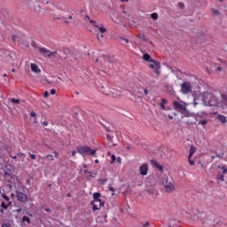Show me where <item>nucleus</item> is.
<instances>
[{
  "instance_id": "f257e3e1",
  "label": "nucleus",
  "mask_w": 227,
  "mask_h": 227,
  "mask_svg": "<svg viewBox=\"0 0 227 227\" xmlns=\"http://www.w3.org/2000/svg\"><path fill=\"white\" fill-rule=\"evenodd\" d=\"M187 106L189 104L185 102H179V101H173V106L176 111H178V113H181V114H184V118H189V116H192L189 111H187Z\"/></svg>"
},
{
  "instance_id": "f03ea898",
  "label": "nucleus",
  "mask_w": 227,
  "mask_h": 227,
  "mask_svg": "<svg viewBox=\"0 0 227 227\" xmlns=\"http://www.w3.org/2000/svg\"><path fill=\"white\" fill-rule=\"evenodd\" d=\"M204 106H217V98L213 93H204L202 97Z\"/></svg>"
},
{
  "instance_id": "7ed1b4c3",
  "label": "nucleus",
  "mask_w": 227,
  "mask_h": 227,
  "mask_svg": "<svg viewBox=\"0 0 227 227\" xmlns=\"http://www.w3.org/2000/svg\"><path fill=\"white\" fill-rule=\"evenodd\" d=\"M76 150L78 153H81L82 155L89 154L92 155V157H95V155H97V150L91 149V147L87 145L78 146Z\"/></svg>"
},
{
  "instance_id": "20e7f679",
  "label": "nucleus",
  "mask_w": 227,
  "mask_h": 227,
  "mask_svg": "<svg viewBox=\"0 0 227 227\" xmlns=\"http://www.w3.org/2000/svg\"><path fill=\"white\" fill-rule=\"evenodd\" d=\"M63 54H70V50L66 49L63 51H51V58H58L59 59H61V61L65 59H68V57L64 56Z\"/></svg>"
},
{
  "instance_id": "39448f33",
  "label": "nucleus",
  "mask_w": 227,
  "mask_h": 227,
  "mask_svg": "<svg viewBox=\"0 0 227 227\" xmlns=\"http://www.w3.org/2000/svg\"><path fill=\"white\" fill-rule=\"evenodd\" d=\"M192 91V86H191L190 82H184L181 84V92L183 95H187Z\"/></svg>"
},
{
  "instance_id": "423d86ee",
  "label": "nucleus",
  "mask_w": 227,
  "mask_h": 227,
  "mask_svg": "<svg viewBox=\"0 0 227 227\" xmlns=\"http://www.w3.org/2000/svg\"><path fill=\"white\" fill-rule=\"evenodd\" d=\"M16 197L18 201H20L21 203H26V201H27V195L22 192L16 191Z\"/></svg>"
},
{
  "instance_id": "0eeeda50",
  "label": "nucleus",
  "mask_w": 227,
  "mask_h": 227,
  "mask_svg": "<svg viewBox=\"0 0 227 227\" xmlns=\"http://www.w3.org/2000/svg\"><path fill=\"white\" fill-rule=\"evenodd\" d=\"M164 187L167 192H173L175 191V184L169 182L168 178L165 179Z\"/></svg>"
},
{
  "instance_id": "6e6552de",
  "label": "nucleus",
  "mask_w": 227,
  "mask_h": 227,
  "mask_svg": "<svg viewBox=\"0 0 227 227\" xmlns=\"http://www.w3.org/2000/svg\"><path fill=\"white\" fill-rule=\"evenodd\" d=\"M139 173L142 176H146L148 175V163H143L139 167Z\"/></svg>"
},
{
  "instance_id": "1a4fd4ad",
  "label": "nucleus",
  "mask_w": 227,
  "mask_h": 227,
  "mask_svg": "<svg viewBox=\"0 0 227 227\" xmlns=\"http://www.w3.org/2000/svg\"><path fill=\"white\" fill-rule=\"evenodd\" d=\"M93 198H94V203H98L99 204V207H104L105 202L102 201V200H100V192H95L93 194Z\"/></svg>"
},
{
  "instance_id": "9d476101",
  "label": "nucleus",
  "mask_w": 227,
  "mask_h": 227,
  "mask_svg": "<svg viewBox=\"0 0 227 227\" xmlns=\"http://www.w3.org/2000/svg\"><path fill=\"white\" fill-rule=\"evenodd\" d=\"M39 52L43 56V58H48V59H51V51L47 48H39Z\"/></svg>"
},
{
  "instance_id": "9b49d317",
  "label": "nucleus",
  "mask_w": 227,
  "mask_h": 227,
  "mask_svg": "<svg viewBox=\"0 0 227 227\" xmlns=\"http://www.w3.org/2000/svg\"><path fill=\"white\" fill-rule=\"evenodd\" d=\"M152 63L153 64L150 65V68L153 70H160V62L153 60Z\"/></svg>"
},
{
  "instance_id": "f8f14e48",
  "label": "nucleus",
  "mask_w": 227,
  "mask_h": 227,
  "mask_svg": "<svg viewBox=\"0 0 227 227\" xmlns=\"http://www.w3.org/2000/svg\"><path fill=\"white\" fill-rule=\"evenodd\" d=\"M145 192L149 194V196H153V192H155V188L153 185H147L145 187Z\"/></svg>"
},
{
  "instance_id": "ddd939ff",
  "label": "nucleus",
  "mask_w": 227,
  "mask_h": 227,
  "mask_svg": "<svg viewBox=\"0 0 227 227\" xmlns=\"http://www.w3.org/2000/svg\"><path fill=\"white\" fill-rule=\"evenodd\" d=\"M30 67L31 71L34 72V74H40V72H42L40 67H38V66L34 63L30 64Z\"/></svg>"
},
{
  "instance_id": "4468645a",
  "label": "nucleus",
  "mask_w": 227,
  "mask_h": 227,
  "mask_svg": "<svg viewBox=\"0 0 227 227\" xmlns=\"http://www.w3.org/2000/svg\"><path fill=\"white\" fill-rule=\"evenodd\" d=\"M151 164L153 168H156V169L162 171V166L159 164V162L156 160H152Z\"/></svg>"
},
{
  "instance_id": "2eb2a0df",
  "label": "nucleus",
  "mask_w": 227,
  "mask_h": 227,
  "mask_svg": "<svg viewBox=\"0 0 227 227\" xmlns=\"http://www.w3.org/2000/svg\"><path fill=\"white\" fill-rule=\"evenodd\" d=\"M144 61H148V63H152L154 59H152V56L150 54L145 53L143 56Z\"/></svg>"
},
{
  "instance_id": "dca6fc26",
  "label": "nucleus",
  "mask_w": 227,
  "mask_h": 227,
  "mask_svg": "<svg viewBox=\"0 0 227 227\" xmlns=\"http://www.w3.org/2000/svg\"><path fill=\"white\" fill-rule=\"evenodd\" d=\"M217 120H219V121H221V123H227L226 116H224L223 114H219L217 116Z\"/></svg>"
},
{
  "instance_id": "f3484780",
  "label": "nucleus",
  "mask_w": 227,
  "mask_h": 227,
  "mask_svg": "<svg viewBox=\"0 0 227 227\" xmlns=\"http://www.w3.org/2000/svg\"><path fill=\"white\" fill-rule=\"evenodd\" d=\"M217 168H218V169H222L223 175H226V173H227V167L226 166H224V165H218Z\"/></svg>"
},
{
  "instance_id": "a211bd4d",
  "label": "nucleus",
  "mask_w": 227,
  "mask_h": 227,
  "mask_svg": "<svg viewBox=\"0 0 227 227\" xmlns=\"http://www.w3.org/2000/svg\"><path fill=\"white\" fill-rule=\"evenodd\" d=\"M84 174L88 180H91V178H93V176H91V172H90L88 170H84Z\"/></svg>"
},
{
  "instance_id": "6ab92c4d",
  "label": "nucleus",
  "mask_w": 227,
  "mask_h": 227,
  "mask_svg": "<svg viewBox=\"0 0 227 227\" xmlns=\"http://www.w3.org/2000/svg\"><path fill=\"white\" fill-rule=\"evenodd\" d=\"M216 180L217 182H224V174H218Z\"/></svg>"
},
{
  "instance_id": "aec40b11",
  "label": "nucleus",
  "mask_w": 227,
  "mask_h": 227,
  "mask_svg": "<svg viewBox=\"0 0 227 227\" xmlns=\"http://www.w3.org/2000/svg\"><path fill=\"white\" fill-rule=\"evenodd\" d=\"M102 59H104V61H106L108 63H113V60L111 59V57H109V56L103 55Z\"/></svg>"
},
{
  "instance_id": "412c9836",
  "label": "nucleus",
  "mask_w": 227,
  "mask_h": 227,
  "mask_svg": "<svg viewBox=\"0 0 227 227\" xmlns=\"http://www.w3.org/2000/svg\"><path fill=\"white\" fill-rule=\"evenodd\" d=\"M151 19H153V20H157V19H159V14H157V12L152 13Z\"/></svg>"
},
{
  "instance_id": "4be33fe9",
  "label": "nucleus",
  "mask_w": 227,
  "mask_h": 227,
  "mask_svg": "<svg viewBox=\"0 0 227 227\" xmlns=\"http://www.w3.org/2000/svg\"><path fill=\"white\" fill-rule=\"evenodd\" d=\"M100 208H102V207H98V205H97V203L93 202L92 204V210H99Z\"/></svg>"
},
{
  "instance_id": "5701e85b",
  "label": "nucleus",
  "mask_w": 227,
  "mask_h": 227,
  "mask_svg": "<svg viewBox=\"0 0 227 227\" xmlns=\"http://www.w3.org/2000/svg\"><path fill=\"white\" fill-rule=\"evenodd\" d=\"M22 221L23 223H27L28 224L31 223V219H29L27 216H23Z\"/></svg>"
},
{
  "instance_id": "b1692460",
  "label": "nucleus",
  "mask_w": 227,
  "mask_h": 227,
  "mask_svg": "<svg viewBox=\"0 0 227 227\" xmlns=\"http://www.w3.org/2000/svg\"><path fill=\"white\" fill-rule=\"evenodd\" d=\"M195 152H196V149L194 147H191L189 157H192V155H194Z\"/></svg>"
},
{
  "instance_id": "393cba45",
  "label": "nucleus",
  "mask_w": 227,
  "mask_h": 227,
  "mask_svg": "<svg viewBox=\"0 0 227 227\" xmlns=\"http://www.w3.org/2000/svg\"><path fill=\"white\" fill-rule=\"evenodd\" d=\"M138 38H140V40H143V42H146V37L145 36V34H139L137 35Z\"/></svg>"
},
{
  "instance_id": "a878e982",
  "label": "nucleus",
  "mask_w": 227,
  "mask_h": 227,
  "mask_svg": "<svg viewBox=\"0 0 227 227\" xmlns=\"http://www.w3.org/2000/svg\"><path fill=\"white\" fill-rule=\"evenodd\" d=\"M12 104H20V100L17 98H11Z\"/></svg>"
},
{
  "instance_id": "bb28decb",
  "label": "nucleus",
  "mask_w": 227,
  "mask_h": 227,
  "mask_svg": "<svg viewBox=\"0 0 227 227\" xmlns=\"http://www.w3.org/2000/svg\"><path fill=\"white\" fill-rule=\"evenodd\" d=\"M98 29L102 35H104V33H106L107 31V29L104 27H99Z\"/></svg>"
},
{
  "instance_id": "cd10ccee",
  "label": "nucleus",
  "mask_w": 227,
  "mask_h": 227,
  "mask_svg": "<svg viewBox=\"0 0 227 227\" xmlns=\"http://www.w3.org/2000/svg\"><path fill=\"white\" fill-rule=\"evenodd\" d=\"M1 207H2V208H4V210H6L8 208V205H6V202H4V201H2Z\"/></svg>"
},
{
  "instance_id": "c85d7f7f",
  "label": "nucleus",
  "mask_w": 227,
  "mask_h": 227,
  "mask_svg": "<svg viewBox=\"0 0 227 227\" xmlns=\"http://www.w3.org/2000/svg\"><path fill=\"white\" fill-rule=\"evenodd\" d=\"M56 19H58V20L61 19L62 20H64V22H65L66 24H69L68 20H67V18H65V17H61V18H54V20H56Z\"/></svg>"
},
{
  "instance_id": "c756f323",
  "label": "nucleus",
  "mask_w": 227,
  "mask_h": 227,
  "mask_svg": "<svg viewBox=\"0 0 227 227\" xmlns=\"http://www.w3.org/2000/svg\"><path fill=\"white\" fill-rule=\"evenodd\" d=\"M206 124H207V120L200 121L198 123V125H202L203 127H205Z\"/></svg>"
},
{
  "instance_id": "7c9ffc66",
  "label": "nucleus",
  "mask_w": 227,
  "mask_h": 227,
  "mask_svg": "<svg viewBox=\"0 0 227 227\" xmlns=\"http://www.w3.org/2000/svg\"><path fill=\"white\" fill-rule=\"evenodd\" d=\"M44 159H50L51 160H54V156H52V154H48L44 157Z\"/></svg>"
},
{
  "instance_id": "2f4dec72",
  "label": "nucleus",
  "mask_w": 227,
  "mask_h": 227,
  "mask_svg": "<svg viewBox=\"0 0 227 227\" xmlns=\"http://www.w3.org/2000/svg\"><path fill=\"white\" fill-rule=\"evenodd\" d=\"M106 139H107V141H109L110 143H113V137H111V135H106Z\"/></svg>"
},
{
  "instance_id": "473e14b6",
  "label": "nucleus",
  "mask_w": 227,
  "mask_h": 227,
  "mask_svg": "<svg viewBox=\"0 0 227 227\" xmlns=\"http://www.w3.org/2000/svg\"><path fill=\"white\" fill-rule=\"evenodd\" d=\"M97 38L98 40V42L102 41V38H104V35H99L98 34L97 35Z\"/></svg>"
},
{
  "instance_id": "72a5a7b5",
  "label": "nucleus",
  "mask_w": 227,
  "mask_h": 227,
  "mask_svg": "<svg viewBox=\"0 0 227 227\" xmlns=\"http://www.w3.org/2000/svg\"><path fill=\"white\" fill-rule=\"evenodd\" d=\"M212 13H214V15H219V11L215 9H212Z\"/></svg>"
},
{
  "instance_id": "f704fd0d",
  "label": "nucleus",
  "mask_w": 227,
  "mask_h": 227,
  "mask_svg": "<svg viewBox=\"0 0 227 227\" xmlns=\"http://www.w3.org/2000/svg\"><path fill=\"white\" fill-rule=\"evenodd\" d=\"M189 164L191 165V166H194V160H191V157L189 156Z\"/></svg>"
},
{
  "instance_id": "c9c22d12",
  "label": "nucleus",
  "mask_w": 227,
  "mask_h": 227,
  "mask_svg": "<svg viewBox=\"0 0 227 227\" xmlns=\"http://www.w3.org/2000/svg\"><path fill=\"white\" fill-rule=\"evenodd\" d=\"M12 225L10 224V223H5L2 224V227H11Z\"/></svg>"
},
{
  "instance_id": "e433bc0d",
  "label": "nucleus",
  "mask_w": 227,
  "mask_h": 227,
  "mask_svg": "<svg viewBox=\"0 0 227 227\" xmlns=\"http://www.w3.org/2000/svg\"><path fill=\"white\" fill-rule=\"evenodd\" d=\"M179 8H185V4L184 3L178 4Z\"/></svg>"
},
{
  "instance_id": "4c0bfd02",
  "label": "nucleus",
  "mask_w": 227,
  "mask_h": 227,
  "mask_svg": "<svg viewBox=\"0 0 227 227\" xmlns=\"http://www.w3.org/2000/svg\"><path fill=\"white\" fill-rule=\"evenodd\" d=\"M18 38L19 37L17 35H12V42H17Z\"/></svg>"
},
{
  "instance_id": "58836bf2",
  "label": "nucleus",
  "mask_w": 227,
  "mask_h": 227,
  "mask_svg": "<svg viewBox=\"0 0 227 227\" xmlns=\"http://www.w3.org/2000/svg\"><path fill=\"white\" fill-rule=\"evenodd\" d=\"M18 157H23L24 159V157H26V154H24L23 153H19Z\"/></svg>"
},
{
  "instance_id": "ea45409f",
  "label": "nucleus",
  "mask_w": 227,
  "mask_h": 227,
  "mask_svg": "<svg viewBox=\"0 0 227 227\" xmlns=\"http://www.w3.org/2000/svg\"><path fill=\"white\" fill-rule=\"evenodd\" d=\"M31 159H33V160H35V159H36V154H31L29 153Z\"/></svg>"
},
{
  "instance_id": "a19ab883",
  "label": "nucleus",
  "mask_w": 227,
  "mask_h": 227,
  "mask_svg": "<svg viewBox=\"0 0 227 227\" xmlns=\"http://www.w3.org/2000/svg\"><path fill=\"white\" fill-rule=\"evenodd\" d=\"M51 95H56V90L55 89L51 90Z\"/></svg>"
},
{
  "instance_id": "79ce46f5",
  "label": "nucleus",
  "mask_w": 227,
  "mask_h": 227,
  "mask_svg": "<svg viewBox=\"0 0 227 227\" xmlns=\"http://www.w3.org/2000/svg\"><path fill=\"white\" fill-rule=\"evenodd\" d=\"M161 102H162L161 104H163V105H164V104H168V99L162 98V99H161Z\"/></svg>"
},
{
  "instance_id": "37998d69",
  "label": "nucleus",
  "mask_w": 227,
  "mask_h": 227,
  "mask_svg": "<svg viewBox=\"0 0 227 227\" xmlns=\"http://www.w3.org/2000/svg\"><path fill=\"white\" fill-rule=\"evenodd\" d=\"M43 98H49V92H48V91H45V92H44Z\"/></svg>"
},
{
  "instance_id": "c03bdc74",
  "label": "nucleus",
  "mask_w": 227,
  "mask_h": 227,
  "mask_svg": "<svg viewBox=\"0 0 227 227\" xmlns=\"http://www.w3.org/2000/svg\"><path fill=\"white\" fill-rule=\"evenodd\" d=\"M99 182H101L102 184L104 185V184H106V182H107V179H99Z\"/></svg>"
},
{
  "instance_id": "a18cd8bd",
  "label": "nucleus",
  "mask_w": 227,
  "mask_h": 227,
  "mask_svg": "<svg viewBox=\"0 0 227 227\" xmlns=\"http://www.w3.org/2000/svg\"><path fill=\"white\" fill-rule=\"evenodd\" d=\"M4 199L5 200V201H10V197L9 196L4 195Z\"/></svg>"
},
{
  "instance_id": "49530a36",
  "label": "nucleus",
  "mask_w": 227,
  "mask_h": 227,
  "mask_svg": "<svg viewBox=\"0 0 227 227\" xmlns=\"http://www.w3.org/2000/svg\"><path fill=\"white\" fill-rule=\"evenodd\" d=\"M116 160V156L114 154L112 155V162H114Z\"/></svg>"
},
{
  "instance_id": "de8ad7c7",
  "label": "nucleus",
  "mask_w": 227,
  "mask_h": 227,
  "mask_svg": "<svg viewBox=\"0 0 227 227\" xmlns=\"http://www.w3.org/2000/svg\"><path fill=\"white\" fill-rule=\"evenodd\" d=\"M30 116H32L33 118H35V117L36 116V113L31 112V113H30Z\"/></svg>"
},
{
  "instance_id": "09e8293b",
  "label": "nucleus",
  "mask_w": 227,
  "mask_h": 227,
  "mask_svg": "<svg viewBox=\"0 0 227 227\" xmlns=\"http://www.w3.org/2000/svg\"><path fill=\"white\" fill-rule=\"evenodd\" d=\"M90 22L91 24H94L95 27H98V28L100 27H98V25H96L95 21H93V20H90Z\"/></svg>"
},
{
  "instance_id": "8fccbe9b",
  "label": "nucleus",
  "mask_w": 227,
  "mask_h": 227,
  "mask_svg": "<svg viewBox=\"0 0 227 227\" xmlns=\"http://www.w3.org/2000/svg\"><path fill=\"white\" fill-rule=\"evenodd\" d=\"M160 69H155L154 72L155 74H157V75H160Z\"/></svg>"
},
{
  "instance_id": "3c124183",
  "label": "nucleus",
  "mask_w": 227,
  "mask_h": 227,
  "mask_svg": "<svg viewBox=\"0 0 227 227\" xmlns=\"http://www.w3.org/2000/svg\"><path fill=\"white\" fill-rule=\"evenodd\" d=\"M109 191H111V192H114L115 189H114V187L110 186V187H109Z\"/></svg>"
},
{
  "instance_id": "603ef678",
  "label": "nucleus",
  "mask_w": 227,
  "mask_h": 227,
  "mask_svg": "<svg viewBox=\"0 0 227 227\" xmlns=\"http://www.w3.org/2000/svg\"><path fill=\"white\" fill-rule=\"evenodd\" d=\"M121 40H123L126 43H129V39L121 37Z\"/></svg>"
},
{
  "instance_id": "864d4df0",
  "label": "nucleus",
  "mask_w": 227,
  "mask_h": 227,
  "mask_svg": "<svg viewBox=\"0 0 227 227\" xmlns=\"http://www.w3.org/2000/svg\"><path fill=\"white\" fill-rule=\"evenodd\" d=\"M43 125H44V127H47V125H49V121H43Z\"/></svg>"
},
{
  "instance_id": "5fc2aeb1",
  "label": "nucleus",
  "mask_w": 227,
  "mask_h": 227,
  "mask_svg": "<svg viewBox=\"0 0 227 227\" xmlns=\"http://www.w3.org/2000/svg\"><path fill=\"white\" fill-rule=\"evenodd\" d=\"M160 106L161 109H166V106H164V104L160 103Z\"/></svg>"
},
{
  "instance_id": "6e6d98bb",
  "label": "nucleus",
  "mask_w": 227,
  "mask_h": 227,
  "mask_svg": "<svg viewBox=\"0 0 227 227\" xmlns=\"http://www.w3.org/2000/svg\"><path fill=\"white\" fill-rule=\"evenodd\" d=\"M143 226H144V227L150 226V223L146 222Z\"/></svg>"
},
{
  "instance_id": "4d7b16f0",
  "label": "nucleus",
  "mask_w": 227,
  "mask_h": 227,
  "mask_svg": "<svg viewBox=\"0 0 227 227\" xmlns=\"http://www.w3.org/2000/svg\"><path fill=\"white\" fill-rule=\"evenodd\" d=\"M144 93H145V95H148V90H147V89H145V90H144Z\"/></svg>"
},
{
  "instance_id": "13d9d810",
  "label": "nucleus",
  "mask_w": 227,
  "mask_h": 227,
  "mask_svg": "<svg viewBox=\"0 0 227 227\" xmlns=\"http://www.w3.org/2000/svg\"><path fill=\"white\" fill-rule=\"evenodd\" d=\"M53 153H54V155H55L56 159H58V156H59L58 152H56V151H55Z\"/></svg>"
},
{
  "instance_id": "bf43d9fd",
  "label": "nucleus",
  "mask_w": 227,
  "mask_h": 227,
  "mask_svg": "<svg viewBox=\"0 0 227 227\" xmlns=\"http://www.w3.org/2000/svg\"><path fill=\"white\" fill-rule=\"evenodd\" d=\"M76 153H77V152L73 151V152H72V156L74 157V155H75Z\"/></svg>"
},
{
  "instance_id": "052dcab7",
  "label": "nucleus",
  "mask_w": 227,
  "mask_h": 227,
  "mask_svg": "<svg viewBox=\"0 0 227 227\" xmlns=\"http://www.w3.org/2000/svg\"><path fill=\"white\" fill-rule=\"evenodd\" d=\"M0 214H4V209L0 208Z\"/></svg>"
},
{
  "instance_id": "680f3d73",
  "label": "nucleus",
  "mask_w": 227,
  "mask_h": 227,
  "mask_svg": "<svg viewBox=\"0 0 227 227\" xmlns=\"http://www.w3.org/2000/svg\"><path fill=\"white\" fill-rule=\"evenodd\" d=\"M117 162H121V158L118 157L117 158Z\"/></svg>"
},
{
  "instance_id": "e2e57ef3",
  "label": "nucleus",
  "mask_w": 227,
  "mask_h": 227,
  "mask_svg": "<svg viewBox=\"0 0 227 227\" xmlns=\"http://www.w3.org/2000/svg\"><path fill=\"white\" fill-rule=\"evenodd\" d=\"M10 157H11L12 159H17V156H13V155H12V154H10Z\"/></svg>"
},
{
  "instance_id": "0e129e2a",
  "label": "nucleus",
  "mask_w": 227,
  "mask_h": 227,
  "mask_svg": "<svg viewBox=\"0 0 227 227\" xmlns=\"http://www.w3.org/2000/svg\"><path fill=\"white\" fill-rule=\"evenodd\" d=\"M45 212H51V208H45Z\"/></svg>"
},
{
  "instance_id": "69168bd1",
  "label": "nucleus",
  "mask_w": 227,
  "mask_h": 227,
  "mask_svg": "<svg viewBox=\"0 0 227 227\" xmlns=\"http://www.w3.org/2000/svg\"><path fill=\"white\" fill-rule=\"evenodd\" d=\"M169 120H173V116L172 115H168V116Z\"/></svg>"
},
{
  "instance_id": "338daca9",
  "label": "nucleus",
  "mask_w": 227,
  "mask_h": 227,
  "mask_svg": "<svg viewBox=\"0 0 227 227\" xmlns=\"http://www.w3.org/2000/svg\"><path fill=\"white\" fill-rule=\"evenodd\" d=\"M216 70H219V72H221V70H223L222 67H217Z\"/></svg>"
},
{
  "instance_id": "774afa93",
  "label": "nucleus",
  "mask_w": 227,
  "mask_h": 227,
  "mask_svg": "<svg viewBox=\"0 0 227 227\" xmlns=\"http://www.w3.org/2000/svg\"><path fill=\"white\" fill-rule=\"evenodd\" d=\"M129 0H121V3H127Z\"/></svg>"
}]
</instances>
